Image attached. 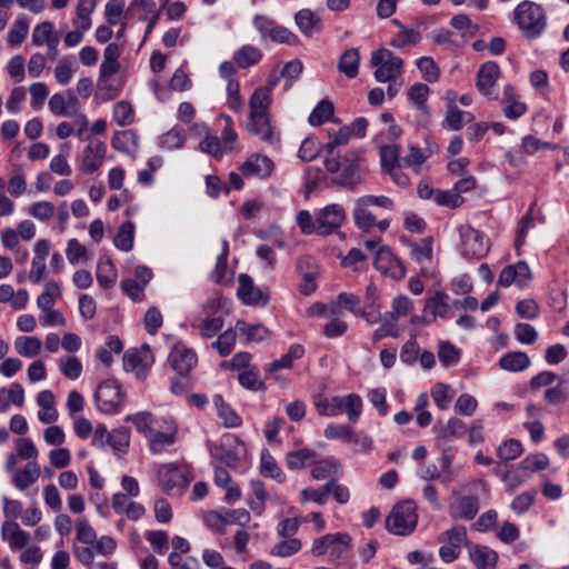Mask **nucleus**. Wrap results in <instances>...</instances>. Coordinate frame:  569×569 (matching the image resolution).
<instances>
[{"instance_id": "obj_1", "label": "nucleus", "mask_w": 569, "mask_h": 569, "mask_svg": "<svg viewBox=\"0 0 569 569\" xmlns=\"http://www.w3.org/2000/svg\"><path fill=\"white\" fill-rule=\"evenodd\" d=\"M124 421L133 423L136 430L147 439L152 455L162 453L177 441L179 427L172 416L156 417L150 411H139L128 415Z\"/></svg>"}, {"instance_id": "obj_2", "label": "nucleus", "mask_w": 569, "mask_h": 569, "mask_svg": "<svg viewBox=\"0 0 569 569\" xmlns=\"http://www.w3.org/2000/svg\"><path fill=\"white\" fill-rule=\"evenodd\" d=\"M272 103L271 89L258 87L249 99V117L247 130L249 133L269 146L280 143V133L273 124L270 107Z\"/></svg>"}, {"instance_id": "obj_3", "label": "nucleus", "mask_w": 569, "mask_h": 569, "mask_svg": "<svg viewBox=\"0 0 569 569\" xmlns=\"http://www.w3.org/2000/svg\"><path fill=\"white\" fill-rule=\"evenodd\" d=\"M328 172L335 173L332 182L339 187L352 189L359 184L367 171L366 160L360 151H348L342 159L331 157L325 160Z\"/></svg>"}, {"instance_id": "obj_4", "label": "nucleus", "mask_w": 569, "mask_h": 569, "mask_svg": "<svg viewBox=\"0 0 569 569\" xmlns=\"http://www.w3.org/2000/svg\"><path fill=\"white\" fill-rule=\"evenodd\" d=\"M512 22L518 27L523 38L535 40L547 30L548 16L540 3L522 0L512 11Z\"/></svg>"}, {"instance_id": "obj_5", "label": "nucleus", "mask_w": 569, "mask_h": 569, "mask_svg": "<svg viewBox=\"0 0 569 569\" xmlns=\"http://www.w3.org/2000/svg\"><path fill=\"white\" fill-rule=\"evenodd\" d=\"M351 548V537L346 532L327 533L316 538L311 546L315 557L327 556L332 563L346 559Z\"/></svg>"}, {"instance_id": "obj_6", "label": "nucleus", "mask_w": 569, "mask_h": 569, "mask_svg": "<svg viewBox=\"0 0 569 569\" xmlns=\"http://www.w3.org/2000/svg\"><path fill=\"white\" fill-rule=\"evenodd\" d=\"M418 523L417 506L412 500L396 503L386 518L387 530L396 536L411 535Z\"/></svg>"}, {"instance_id": "obj_7", "label": "nucleus", "mask_w": 569, "mask_h": 569, "mask_svg": "<svg viewBox=\"0 0 569 569\" xmlns=\"http://www.w3.org/2000/svg\"><path fill=\"white\" fill-rule=\"evenodd\" d=\"M370 64L375 69L373 77L377 82L398 80L403 73V59L391 50L379 48L370 56Z\"/></svg>"}, {"instance_id": "obj_8", "label": "nucleus", "mask_w": 569, "mask_h": 569, "mask_svg": "<svg viewBox=\"0 0 569 569\" xmlns=\"http://www.w3.org/2000/svg\"><path fill=\"white\" fill-rule=\"evenodd\" d=\"M441 543L439 557L446 563L456 561L461 555V548L469 546L468 532L465 526H453L438 537Z\"/></svg>"}, {"instance_id": "obj_9", "label": "nucleus", "mask_w": 569, "mask_h": 569, "mask_svg": "<svg viewBox=\"0 0 569 569\" xmlns=\"http://www.w3.org/2000/svg\"><path fill=\"white\" fill-rule=\"evenodd\" d=\"M123 398L120 383L113 379L102 381L94 392L98 410L107 415L118 413L123 405Z\"/></svg>"}, {"instance_id": "obj_10", "label": "nucleus", "mask_w": 569, "mask_h": 569, "mask_svg": "<svg viewBox=\"0 0 569 569\" xmlns=\"http://www.w3.org/2000/svg\"><path fill=\"white\" fill-rule=\"evenodd\" d=\"M460 252L466 259H481L489 251V240L486 234L469 224L459 227Z\"/></svg>"}, {"instance_id": "obj_11", "label": "nucleus", "mask_w": 569, "mask_h": 569, "mask_svg": "<svg viewBox=\"0 0 569 569\" xmlns=\"http://www.w3.org/2000/svg\"><path fill=\"white\" fill-rule=\"evenodd\" d=\"M154 363V356L148 345L141 348H132L123 355V369L132 372L137 379L144 380Z\"/></svg>"}, {"instance_id": "obj_12", "label": "nucleus", "mask_w": 569, "mask_h": 569, "mask_svg": "<svg viewBox=\"0 0 569 569\" xmlns=\"http://www.w3.org/2000/svg\"><path fill=\"white\" fill-rule=\"evenodd\" d=\"M87 140L88 143L78 158V164L81 172L92 174L103 166L108 147L107 143L100 139Z\"/></svg>"}, {"instance_id": "obj_13", "label": "nucleus", "mask_w": 569, "mask_h": 569, "mask_svg": "<svg viewBox=\"0 0 569 569\" xmlns=\"http://www.w3.org/2000/svg\"><path fill=\"white\" fill-rule=\"evenodd\" d=\"M237 297L243 305L254 307H264L270 300L269 291L256 287L253 279L247 273L238 277Z\"/></svg>"}, {"instance_id": "obj_14", "label": "nucleus", "mask_w": 569, "mask_h": 569, "mask_svg": "<svg viewBox=\"0 0 569 569\" xmlns=\"http://www.w3.org/2000/svg\"><path fill=\"white\" fill-rule=\"evenodd\" d=\"M168 362L179 376L186 378L196 367L198 357L192 349L183 343H177L169 353Z\"/></svg>"}, {"instance_id": "obj_15", "label": "nucleus", "mask_w": 569, "mask_h": 569, "mask_svg": "<svg viewBox=\"0 0 569 569\" xmlns=\"http://www.w3.org/2000/svg\"><path fill=\"white\" fill-rule=\"evenodd\" d=\"M318 234L328 236L336 232L346 219L341 204L332 203L322 208L318 213Z\"/></svg>"}, {"instance_id": "obj_16", "label": "nucleus", "mask_w": 569, "mask_h": 569, "mask_svg": "<svg viewBox=\"0 0 569 569\" xmlns=\"http://www.w3.org/2000/svg\"><path fill=\"white\" fill-rule=\"evenodd\" d=\"M373 264L378 271L392 279L400 280L406 276L405 266L388 247H380L377 250Z\"/></svg>"}, {"instance_id": "obj_17", "label": "nucleus", "mask_w": 569, "mask_h": 569, "mask_svg": "<svg viewBox=\"0 0 569 569\" xmlns=\"http://www.w3.org/2000/svg\"><path fill=\"white\" fill-rule=\"evenodd\" d=\"M239 170L247 178L268 179L274 170V163L267 156L253 153L239 167Z\"/></svg>"}, {"instance_id": "obj_18", "label": "nucleus", "mask_w": 569, "mask_h": 569, "mask_svg": "<svg viewBox=\"0 0 569 569\" xmlns=\"http://www.w3.org/2000/svg\"><path fill=\"white\" fill-rule=\"evenodd\" d=\"M158 481L163 492L168 495L187 486V479L182 470L174 463H166L159 468Z\"/></svg>"}, {"instance_id": "obj_19", "label": "nucleus", "mask_w": 569, "mask_h": 569, "mask_svg": "<svg viewBox=\"0 0 569 569\" xmlns=\"http://www.w3.org/2000/svg\"><path fill=\"white\" fill-rule=\"evenodd\" d=\"M479 511V498L473 495L456 496L449 503V513L452 519L472 520Z\"/></svg>"}, {"instance_id": "obj_20", "label": "nucleus", "mask_w": 569, "mask_h": 569, "mask_svg": "<svg viewBox=\"0 0 569 569\" xmlns=\"http://www.w3.org/2000/svg\"><path fill=\"white\" fill-rule=\"evenodd\" d=\"M333 403L337 416L345 413L349 422H357L363 411V401L357 393H348L346 396H333Z\"/></svg>"}, {"instance_id": "obj_21", "label": "nucleus", "mask_w": 569, "mask_h": 569, "mask_svg": "<svg viewBox=\"0 0 569 569\" xmlns=\"http://www.w3.org/2000/svg\"><path fill=\"white\" fill-rule=\"evenodd\" d=\"M306 353L305 347L300 343H293L289 347L288 351L279 359L273 360L264 367V371L271 375L276 380H280L278 371L281 369L291 370L297 360L303 358Z\"/></svg>"}, {"instance_id": "obj_22", "label": "nucleus", "mask_w": 569, "mask_h": 569, "mask_svg": "<svg viewBox=\"0 0 569 569\" xmlns=\"http://www.w3.org/2000/svg\"><path fill=\"white\" fill-rule=\"evenodd\" d=\"M244 449L243 442L236 436H227L217 448V457L229 467H236Z\"/></svg>"}, {"instance_id": "obj_23", "label": "nucleus", "mask_w": 569, "mask_h": 569, "mask_svg": "<svg viewBox=\"0 0 569 569\" xmlns=\"http://www.w3.org/2000/svg\"><path fill=\"white\" fill-rule=\"evenodd\" d=\"M499 77V64L495 61H487L480 66L477 72L476 88L481 94L488 97L490 94V90L493 88Z\"/></svg>"}, {"instance_id": "obj_24", "label": "nucleus", "mask_w": 569, "mask_h": 569, "mask_svg": "<svg viewBox=\"0 0 569 569\" xmlns=\"http://www.w3.org/2000/svg\"><path fill=\"white\" fill-rule=\"evenodd\" d=\"M1 539L8 542L11 550H20L29 543L31 537L16 521H6L1 526Z\"/></svg>"}, {"instance_id": "obj_25", "label": "nucleus", "mask_w": 569, "mask_h": 569, "mask_svg": "<svg viewBox=\"0 0 569 569\" xmlns=\"http://www.w3.org/2000/svg\"><path fill=\"white\" fill-rule=\"evenodd\" d=\"M449 297L445 291H436L432 297L427 299L425 311L436 318H450L453 315L452 303H449Z\"/></svg>"}, {"instance_id": "obj_26", "label": "nucleus", "mask_w": 569, "mask_h": 569, "mask_svg": "<svg viewBox=\"0 0 569 569\" xmlns=\"http://www.w3.org/2000/svg\"><path fill=\"white\" fill-rule=\"evenodd\" d=\"M469 557L478 569H496L497 567L498 553L487 546L471 545Z\"/></svg>"}, {"instance_id": "obj_27", "label": "nucleus", "mask_w": 569, "mask_h": 569, "mask_svg": "<svg viewBox=\"0 0 569 569\" xmlns=\"http://www.w3.org/2000/svg\"><path fill=\"white\" fill-rule=\"evenodd\" d=\"M39 477L40 466L33 460L29 461L23 469L13 473L12 483L18 490L23 491L36 483Z\"/></svg>"}, {"instance_id": "obj_28", "label": "nucleus", "mask_w": 569, "mask_h": 569, "mask_svg": "<svg viewBox=\"0 0 569 569\" xmlns=\"http://www.w3.org/2000/svg\"><path fill=\"white\" fill-rule=\"evenodd\" d=\"M262 57L263 53L259 48L252 44H243L233 52L232 59L240 69H248L258 64Z\"/></svg>"}, {"instance_id": "obj_29", "label": "nucleus", "mask_w": 569, "mask_h": 569, "mask_svg": "<svg viewBox=\"0 0 569 569\" xmlns=\"http://www.w3.org/2000/svg\"><path fill=\"white\" fill-rule=\"evenodd\" d=\"M531 360L525 351H511L502 355L499 359V366L502 370L509 372H521L528 369Z\"/></svg>"}, {"instance_id": "obj_30", "label": "nucleus", "mask_w": 569, "mask_h": 569, "mask_svg": "<svg viewBox=\"0 0 569 569\" xmlns=\"http://www.w3.org/2000/svg\"><path fill=\"white\" fill-rule=\"evenodd\" d=\"M213 403L217 409V415L222 420L226 428L232 429L242 425V418L229 403L224 401L221 395H216L213 397Z\"/></svg>"}, {"instance_id": "obj_31", "label": "nucleus", "mask_w": 569, "mask_h": 569, "mask_svg": "<svg viewBox=\"0 0 569 569\" xmlns=\"http://www.w3.org/2000/svg\"><path fill=\"white\" fill-rule=\"evenodd\" d=\"M475 117L471 112L460 110L452 99L447 107L445 126L450 130L459 131L463 128L465 123H469Z\"/></svg>"}, {"instance_id": "obj_32", "label": "nucleus", "mask_w": 569, "mask_h": 569, "mask_svg": "<svg viewBox=\"0 0 569 569\" xmlns=\"http://www.w3.org/2000/svg\"><path fill=\"white\" fill-rule=\"evenodd\" d=\"M299 30L307 37L322 29L321 19L310 9H301L295 16Z\"/></svg>"}, {"instance_id": "obj_33", "label": "nucleus", "mask_w": 569, "mask_h": 569, "mask_svg": "<svg viewBox=\"0 0 569 569\" xmlns=\"http://www.w3.org/2000/svg\"><path fill=\"white\" fill-rule=\"evenodd\" d=\"M317 453L309 448L289 451L286 455V465L290 470H300L316 462Z\"/></svg>"}, {"instance_id": "obj_34", "label": "nucleus", "mask_w": 569, "mask_h": 569, "mask_svg": "<svg viewBox=\"0 0 569 569\" xmlns=\"http://www.w3.org/2000/svg\"><path fill=\"white\" fill-rule=\"evenodd\" d=\"M360 53L357 48H350L342 52L338 61V69L347 78L353 79L359 73Z\"/></svg>"}, {"instance_id": "obj_35", "label": "nucleus", "mask_w": 569, "mask_h": 569, "mask_svg": "<svg viewBox=\"0 0 569 569\" xmlns=\"http://www.w3.org/2000/svg\"><path fill=\"white\" fill-rule=\"evenodd\" d=\"M96 277L103 289L112 288L118 279V271L110 259H100L97 263Z\"/></svg>"}, {"instance_id": "obj_36", "label": "nucleus", "mask_w": 569, "mask_h": 569, "mask_svg": "<svg viewBox=\"0 0 569 569\" xmlns=\"http://www.w3.org/2000/svg\"><path fill=\"white\" fill-rule=\"evenodd\" d=\"M236 330L241 337H244L247 342H261L270 335V331L263 325H249L243 320L236 322Z\"/></svg>"}, {"instance_id": "obj_37", "label": "nucleus", "mask_w": 569, "mask_h": 569, "mask_svg": "<svg viewBox=\"0 0 569 569\" xmlns=\"http://www.w3.org/2000/svg\"><path fill=\"white\" fill-rule=\"evenodd\" d=\"M24 402V390L20 383H12L8 389L0 390V412H6L11 405L21 407Z\"/></svg>"}, {"instance_id": "obj_38", "label": "nucleus", "mask_w": 569, "mask_h": 569, "mask_svg": "<svg viewBox=\"0 0 569 569\" xmlns=\"http://www.w3.org/2000/svg\"><path fill=\"white\" fill-rule=\"evenodd\" d=\"M42 348L41 340L36 336H20L14 340V350L24 358L37 357Z\"/></svg>"}, {"instance_id": "obj_39", "label": "nucleus", "mask_w": 569, "mask_h": 569, "mask_svg": "<svg viewBox=\"0 0 569 569\" xmlns=\"http://www.w3.org/2000/svg\"><path fill=\"white\" fill-rule=\"evenodd\" d=\"M123 349V343L118 336L110 335L106 342L98 350L97 358L106 367H110L113 362L112 353L119 355Z\"/></svg>"}, {"instance_id": "obj_40", "label": "nucleus", "mask_w": 569, "mask_h": 569, "mask_svg": "<svg viewBox=\"0 0 569 569\" xmlns=\"http://www.w3.org/2000/svg\"><path fill=\"white\" fill-rule=\"evenodd\" d=\"M335 116V106L328 100L323 99L313 108L309 114L308 121L312 127H319L330 121Z\"/></svg>"}, {"instance_id": "obj_41", "label": "nucleus", "mask_w": 569, "mask_h": 569, "mask_svg": "<svg viewBox=\"0 0 569 569\" xmlns=\"http://www.w3.org/2000/svg\"><path fill=\"white\" fill-rule=\"evenodd\" d=\"M134 243V224L132 221H124L118 229L113 239L117 249L128 252Z\"/></svg>"}, {"instance_id": "obj_42", "label": "nucleus", "mask_w": 569, "mask_h": 569, "mask_svg": "<svg viewBox=\"0 0 569 569\" xmlns=\"http://www.w3.org/2000/svg\"><path fill=\"white\" fill-rule=\"evenodd\" d=\"M421 39V33L417 29L400 26L398 33L390 40V46L396 49H403L407 46L418 44Z\"/></svg>"}, {"instance_id": "obj_43", "label": "nucleus", "mask_w": 569, "mask_h": 569, "mask_svg": "<svg viewBox=\"0 0 569 569\" xmlns=\"http://www.w3.org/2000/svg\"><path fill=\"white\" fill-rule=\"evenodd\" d=\"M302 548V542L298 538H282L279 542L274 543L270 549V556L288 558L298 553Z\"/></svg>"}, {"instance_id": "obj_44", "label": "nucleus", "mask_w": 569, "mask_h": 569, "mask_svg": "<svg viewBox=\"0 0 569 569\" xmlns=\"http://www.w3.org/2000/svg\"><path fill=\"white\" fill-rule=\"evenodd\" d=\"M430 88L422 82L413 83L408 90V99L417 110L426 112L428 110V97Z\"/></svg>"}, {"instance_id": "obj_45", "label": "nucleus", "mask_w": 569, "mask_h": 569, "mask_svg": "<svg viewBox=\"0 0 569 569\" xmlns=\"http://www.w3.org/2000/svg\"><path fill=\"white\" fill-rule=\"evenodd\" d=\"M353 220L356 226L363 231H369L376 226V217L372 214L369 207L363 204L359 199L355 204Z\"/></svg>"}, {"instance_id": "obj_46", "label": "nucleus", "mask_w": 569, "mask_h": 569, "mask_svg": "<svg viewBox=\"0 0 569 569\" xmlns=\"http://www.w3.org/2000/svg\"><path fill=\"white\" fill-rule=\"evenodd\" d=\"M401 149L397 143L383 144L379 148L381 167L385 171L401 164Z\"/></svg>"}, {"instance_id": "obj_47", "label": "nucleus", "mask_w": 569, "mask_h": 569, "mask_svg": "<svg viewBox=\"0 0 569 569\" xmlns=\"http://www.w3.org/2000/svg\"><path fill=\"white\" fill-rule=\"evenodd\" d=\"M107 443L114 452L126 453L130 446V430L126 427L111 430Z\"/></svg>"}, {"instance_id": "obj_48", "label": "nucleus", "mask_w": 569, "mask_h": 569, "mask_svg": "<svg viewBox=\"0 0 569 569\" xmlns=\"http://www.w3.org/2000/svg\"><path fill=\"white\" fill-rule=\"evenodd\" d=\"M413 311V301L407 296H397L392 299L391 310L387 313L392 321L410 315Z\"/></svg>"}, {"instance_id": "obj_49", "label": "nucleus", "mask_w": 569, "mask_h": 569, "mask_svg": "<svg viewBox=\"0 0 569 569\" xmlns=\"http://www.w3.org/2000/svg\"><path fill=\"white\" fill-rule=\"evenodd\" d=\"M430 393L435 405L440 410H447L450 407L455 396L450 386L442 382L435 383L430 390Z\"/></svg>"}, {"instance_id": "obj_50", "label": "nucleus", "mask_w": 569, "mask_h": 569, "mask_svg": "<svg viewBox=\"0 0 569 569\" xmlns=\"http://www.w3.org/2000/svg\"><path fill=\"white\" fill-rule=\"evenodd\" d=\"M312 465L311 477L315 480L327 479L328 477L336 475L340 469L339 462L333 458H327L320 461L316 460Z\"/></svg>"}, {"instance_id": "obj_51", "label": "nucleus", "mask_w": 569, "mask_h": 569, "mask_svg": "<svg viewBox=\"0 0 569 569\" xmlns=\"http://www.w3.org/2000/svg\"><path fill=\"white\" fill-rule=\"evenodd\" d=\"M29 32V21L26 17H19L16 19L11 29L7 34V41L12 47L20 46L27 38Z\"/></svg>"}, {"instance_id": "obj_52", "label": "nucleus", "mask_w": 569, "mask_h": 569, "mask_svg": "<svg viewBox=\"0 0 569 569\" xmlns=\"http://www.w3.org/2000/svg\"><path fill=\"white\" fill-rule=\"evenodd\" d=\"M204 129L206 136L200 141L199 149L202 152L208 153L217 159L222 158V156L227 152V150L222 146L223 142H221L219 137L211 134L207 128Z\"/></svg>"}, {"instance_id": "obj_53", "label": "nucleus", "mask_w": 569, "mask_h": 569, "mask_svg": "<svg viewBox=\"0 0 569 569\" xmlns=\"http://www.w3.org/2000/svg\"><path fill=\"white\" fill-rule=\"evenodd\" d=\"M237 332L236 328L224 330L218 336L217 340L212 342V348L217 349L221 357L229 356L234 348Z\"/></svg>"}, {"instance_id": "obj_54", "label": "nucleus", "mask_w": 569, "mask_h": 569, "mask_svg": "<svg viewBox=\"0 0 569 569\" xmlns=\"http://www.w3.org/2000/svg\"><path fill=\"white\" fill-rule=\"evenodd\" d=\"M112 118L120 127H126L134 121V109L132 104L126 100L117 102L113 107Z\"/></svg>"}, {"instance_id": "obj_55", "label": "nucleus", "mask_w": 569, "mask_h": 569, "mask_svg": "<svg viewBox=\"0 0 569 569\" xmlns=\"http://www.w3.org/2000/svg\"><path fill=\"white\" fill-rule=\"evenodd\" d=\"M416 66L427 82L435 83L439 80L440 69L431 57H421L417 59Z\"/></svg>"}, {"instance_id": "obj_56", "label": "nucleus", "mask_w": 569, "mask_h": 569, "mask_svg": "<svg viewBox=\"0 0 569 569\" xmlns=\"http://www.w3.org/2000/svg\"><path fill=\"white\" fill-rule=\"evenodd\" d=\"M260 472L262 476L272 478L280 483L286 479V475L269 452L262 453L261 456Z\"/></svg>"}, {"instance_id": "obj_57", "label": "nucleus", "mask_w": 569, "mask_h": 569, "mask_svg": "<svg viewBox=\"0 0 569 569\" xmlns=\"http://www.w3.org/2000/svg\"><path fill=\"white\" fill-rule=\"evenodd\" d=\"M323 436L328 440L351 441L353 438V428L350 425L329 423L323 430Z\"/></svg>"}, {"instance_id": "obj_58", "label": "nucleus", "mask_w": 569, "mask_h": 569, "mask_svg": "<svg viewBox=\"0 0 569 569\" xmlns=\"http://www.w3.org/2000/svg\"><path fill=\"white\" fill-rule=\"evenodd\" d=\"M121 84H116L112 78L98 79V91L96 98L102 102L116 99L121 92Z\"/></svg>"}, {"instance_id": "obj_59", "label": "nucleus", "mask_w": 569, "mask_h": 569, "mask_svg": "<svg viewBox=\"0 0 569 569\" xmlns=\"http://www.w3.org/2000/svg\"><path fill=\"white\" fill-rule=\"evenodd\" d=\"M380 327L377 328L372 333V341L378 342L383 338H399L401 335L400 328L396 325V321H392L388 316H383L380 319Z\"/></svg>"}, {"instance_id": "obj_60", "label": "nucleus", "mask_w": 569, "mask_h": 569, "mask_svg": "<svg viewBox=\"0 0 569 569\" xmlns=\"http://www.w3.org/2000/svg\"><path fill=\"white\" fill-rule=\"evenodd\" d=\"M427 159L428 158L426 152L422 151V148L410 144L408 154L401 158V164L412 168L416 173H420L421 166Z\"/></svg>"}, {"instance_id": "obj_61", "label": "nucleus", "mask_w": 569, "mask_h": 569, "mask_svg": "<svg viewBox=\"0 0 569 569\" xmlns=\"http://www.w3.org/2000/svg\"><path fill=\"white\" fill-rule=\"evenodd\" d=\"M59 369L66 378L76 380L82 373V363L77 357L67 356L59 360Z\"/></svg>"}, {"instance_id": "obj_62", "label": "nucleus", "mask_w": 569, "mask_h": 569, "mask_svg": "<svg viewBox=\"0 0 569 569\" xmlns=\"http://www.w3.org/2000/svg\"><path fill=\"white\" fill-rule=\"evenodd\" d=\"M286 423V419L280 416H276L272 419L266 421L263 427V435L269 445L281 443L279 432Z\"/></svg>"}, {"instance_id": "obj_63", "label": "nucleus", "mask_w": 569, "mask_h": 569, "mask_svg": "<svg viewBox=\"0 0 569 569\" xmlns=\"http://www.w3.org/2000/svg\"><path fill=\"white\" fill-rule=\"evenodd\" d=\"M146 539L158 555L167 552L169 547V536L164 530H149L146 532Z\"/></svg>"}, {"instance_id": "obj_64", "label": "nucleus", "mask_w": 569, "mask_h": 569, "mask_svg": "<svg viewBox=\"0 0 569 569\" xmlns=\"http://www.w3.org/2000/svg\"><path fill=\"white\" fill-rule=\"evenodd\" d=\"M54 213V204L46 200L33 202L29 208V214L41 222L49 221Z\"/></svg>"}]
</instances>
